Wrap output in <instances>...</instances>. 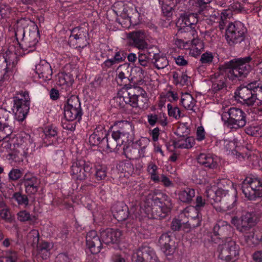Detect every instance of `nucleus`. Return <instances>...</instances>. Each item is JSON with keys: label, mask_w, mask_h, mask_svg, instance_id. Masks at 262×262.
<instances>
[{"label": "nucleus", "mask_w": 262, "mask_h": 262, "mask_svg": "<svg viewBox=\"0 0 262 262\" xmlns=\"http://www.w3.org/2000/svg\"><path fill=\"white\" fill-rule=\"evenodd\" d=\"M12 13V9L8 5L0 4V23L9 17Z\"/></svg>", "instance_id": "79ce46f5"}, {"label": "nucleus", "mask_w": 262, "mask_h": 262, "mask_svg": "<svg viewBox=\"0 0 262 262\" xmlns=\"http://www.w3.org/2000/svg\"><path fill=\"white\" fill-rule=\"evenodd\" d=\"M151 55L147 50H141L138 53V61L140 64L146 67L149 65V60Z\"/></svg>", "instance_id": "ea45409f"}, {"label": "nucleus", "mask_w": 262, "mask_h": 262, "mask_svg": "<svg viewBox=\"0 0 262 262\" xmlns=\"http://www.w3.org/2000/svg\"><path fill=\"white\" fill-rule=\"evenodd\" d=\"M43 133L45 138L50 139L55 138L57 135V130L55 127L53 126H48L43 129Z\"/></svg>", "instance_id": "de8ad7c7"}, {"label": "nucleus", "mask_w": 262, "mask_h": 262, "mask_svg": "<svg viewBox=\"0 0 262 262\" xmlns=\"http://www.w3.org/2000/svg\"><path fill=\"white\" fill-rule=\"evenodd\" d=\"M149 140L146 138H141L136 142V146L139 149L138 150L139 157H143L145 156L146 147L149 143Z\"/></svg>", "instance_id": "37998d69"}, {"label": "nucleus", "mask_w": 262, "mask_h": 262, "mask_svg": "<svg viewBox=\"0 0 262 262\" xmlns=\"http://www.w3.org/2000/svg\"><path fill=\"white\" fill-rule=\"evenodd\" d=\"M241 2L240 1H234L230 5L229 9L231 10L233 13L247 12V10L243 7V5L241 4Z\"/></svg>", "instance_id": "09e8293b"}, {"label": "nucleus", "mask_w": 262, "mask_h": 262, "mask_svg": "<svg viewBox=\"0 0 262 262\" xmlns=\"http://www.w3.org/2000/svg\"><path fill=\"white\" fill-rule=\"evenodd\" d=\"M147 37L146 34L142 31L133 32L128 34V37L133 40L135 46L139 50L147 49L148 44L145 41Z\"/></svg>", "instance_id": "393cba45"}, {"label": "nucleus", "mask_w": 262, "mask_h": 262, "mask_svg": "<svg viewBox=\"0 0 262 262\" xmlns=\"http://www.w3.org/2000/svg\"><path fill=\"white\" fill-rule=\"evenodd\" d=\"M173 82L181 86L188 85L190 83V77L185 73L178 72L172 73Z\"/></svg>", "instance_id": "e433bc0d"}, {"label": "nucleus", "mask_w": 262, "mask_h": 262, "mask_svg": "<svg viewBox=\"0 0 262 262\" xmlns=\"http://www.w3.org/2000/svg\"><path fill=\"white\" fill-rule=\"evenodd\" d=\"M197 15L193 13H185L181 15L177 22V26L179 28V33L186 32L187 36L193 37L196 36V31L194 26L198 23Z\"/></svg>", "instance_id": "1a4fd4ad"}, {"label": "nucleus", "mask_w": 262, "mask_h": 262, "mask_svg": "<svg viewBox=\"0 0 262 262\" xmlns=\"http://www.w3.org/2000/svg\"><path fill=\"white\" fill-rule=\"evenodd\" d=\"M58 84L62 86V89L69 91L73 83V79L71 75L61 73L58 75Z\"/></svg>", "instance_id": "c9c22d12"}, {"label": "nucleus", "mask_w": 262, "mask_h": 262, "mask_svg": "<svg viewBox=\"0 0 262 262\" xmlns=\"http://www.w3.org/2000/svg\"><path fill=\"white\" fill-rule=\"evenodd\" d=\"M229 117L225 121L227 126L230 128L238 129L246 125L245 113L240 108L231 107L228 111Z\"/></svg>", "instance_id": "2eb2a0df"}, {"label": "nucleus", "mask_w": 262, "mask_h": 262, "mask_svg": "<svg viewBox=\"0 0 262 262\" xmlns=\"http://www.w3.org/2000/svg\"><path fill=\"white\" fill-rule=\"evenodd\" d=\"M16 201L20 205H25L26 206L28 204V200L27 198L19 192L14 193L12 198Z\"/></svg>", "instance_id": "8fccbe9b"}, {"label": "nucleus", "mask_w": 262, "mask_h": 262, "mask_svg": "<svg viewBox=\"0 0 262 262\" xmlns=\"http://www.w3.org/2000/svg\"><path fill=\"white\" fill-rule=\"evenodd\" d=\"M2 209L0 211V216L4 220L7 221H10V210L9 208L7 207V206L5 207H3Z\"/></svg>", "instance_id": "13d9d810"}, {"label": "nucleus", "mask_w": 262, "mask_h": 262, "mask_svg": "<svg viewBox=\"0 0 262 262\" xmlns=\"http://www.w3.org/2000/svg\"><path fill=\"white\" fill-rule=\"evenodd\" d=\"M236 95L243 100V101L249 106L254 107L261 106L259 108L262 111V89H259L257 94H254L248 88L244 87L240 88L238 91V94Z\"/></svg>", "instance_id": "4468645a"}, {"label": "nucleus", "mask_w": 262, "mask_h": 262, "mask_svg": "<svg viewBox=\"0 0 262 262\" xmlns=\"http://www.w3.org/2000/svg\"><path fill=\"white\" fill-rule=\"evenodd\" d=\"M240 144L241 143L237 139L235 138L232 140H221L216 142L217 146H219L220 148L226 149V150H233L234 148L238 147Z\"/></svg>", "instance_id": "f704fd0d"}, {"label": "nucleus", "mask_w": 262, "mask_h": 262, "mask_svg": "<svg viewBox=\"0 0 262 262\" xmlns=\"http://www.w3.org/2000/svg\"><path fill=\"white\" fill-rule=\"evenodd\" d=\"M120 124H122V128L112 133V137L113 141L107 140V147L109 149H113L114 146L117 147L123 144L126 145L131 141L129 132L133 129L132 124L127 121L121 122ZM124 146L125 145L123 146V149Z\"/></svg>", "instance_id": "39448f33"}, {"label": "nucleus", "mask_w": 262, "mask_h": 262, "mask_svg": "<svg viewBox=\"0 0 262 262\" xmlns=\"http://www.w3.org/2000/svg\"><path fill=\"white\" fill-rule=\"evenodd\" d=\"M17 219L20 222H27L31 219L30 213L26 210H21L17 213Z\"/></svg>", "instance_id": "5fc2aeb1"}, {"label": "nucleus", "mask_w": 262, "mask_h": 262, "mask_svg": "<svg viewBox=\"0 0 262 262\" xmlns=\"http://www.w3.org/2000/svg\"><path fill=\"white\" fill-rule=\"evenodd\" d=\"M102 240L97 236V232L92 230L88 233L86 236V244L92 254L98 253L101 248Z\"/></svg>", "instance_id": "aec40b11"}, {"label": "nucleus", "mask_w": 262, "mask_h": 262, "mask_svg": "<svg viewBox=\"0 0 262 262\" xmlns=\"http://www.w3.org/2000/svg\"><path fill=\"white\" fill-rule=\"evenodd\" d=\"M35 73L38 77L43 80L47 81L51 79L52 70L50 64L45 60H41L40 62L36 65Z\"/></svg>", "instance_id": "4be33fe9"}, {"label": "nucleus", "mask_w": 262, "mask_h": 262, "mask_svg": "<svg viewBox=\"0 0 262 262\" xmlns=\"http://www.w3.org/2000/svg\"><path fill=\"white\" fill-rule=\"evenodd\" d=\"M132 260L134 262H143L149 260L150 262H157V257L152 249L147 246H144L134 252Z\"/></svg>", "instance_id": "6ab92c4d"}, {"label": "nucleus", "mask_w": 262, "mask_h": 262, "mask_svg": "<svg viewBox=\"0 0 262 262\" xmlns=\"http://www.w3.org/2000/svg\"><path fill=\"white\" fill-rule=\"evenodd\" d=\"M25 31L21 29L15 31V36L17 39L22 37L24 39V42L21 44L22 49L27 53L34 51L36 46L39 39V32L37 26L33 24L29 29V35L27 37L24 39Z\"/></svg>", "instance_id": "0eeeda50"}, {"label": "nucleus", "mask_w": 262, "mask_h": 262, "mask_svg": "<svg viewBox=\"0 0 262 262\" xmlns=\"http://www.w3.org/2000/svg\"><path fill=\"white\" fill-rule=\"evenodd\" d=\"M91 166L89 163L84 161L79 160L74 162L71 166V173L74 179L84 180L91 170Z\"/></svg>", "instance_id": "a211bd4d"}, {"label": "nucleus", "mask_w": 262, "mask_h": 262, "mask_svg": "<svg viewBox=\"0 0 262 262\" xmlns=\"http://www.w3.org/2000/svg\"><path fill=\"white\" fill-rule=\"evenodd\" d=\"M251 91L252 90L255 92L257 94V91L259 89H262V86H260V83L257 81H254L247 84L246 86Z\"/></svg>", "instance_id": "bf43d9fd"}, {"label": "nucleus", "mask_w": 262, "mask_h": 262, "mask_svg": "<svg viewBox=\"0 0 262 262\" xmlns=\"http://www.w3.org/2000/svg\"><path fill=\"white\" fill-rule=\"evenodd\" d=\"M137 93L136 88L123 89L118 92L117 96L115 97V100L121 107L124 106V104H127L133 107H138L139 100Z\"/></svg>", "instance_id": "9b49d317"}, {"label": "nucleus", "mask_w": 262, "mask_h": 262, "mask_svg": "<svg viewBox=\"0 0 262 262\" xmlns=\"http://www.w3.org/2000/svg\"><path fill=\"white\" fill-rule=\"evenodd\" d=\"M259 127H256V126H250L247 127L246 129V132L247 134L251 136H262V131L258 132Z\"/></svg>", "instance_id": "864d4df0"}, {"label": "nucleus", "mask_w": 262, "mask_h": 262, "mask_svg": "<svg viewBox=\"0 0 262 262\" xmlns=\"http://www.w3.org/2000/svg\"><path fill=\"white\" fill-rule=\"evenodd\" d=\"M133 74H135V77L137 79V81L141 83L146 81L148 79V74L145 70H143L140 67H135L132 70Z\"/></svg>", "instance_id": "58836bf2"}, {"label": "nucleus", "mask_w": 262, "mask_h": 262, "mask_svg": "<svg viewBox=\"0 0 262 262\" xmlns=\"http://www.w3.org/2000/svg\"><path fill=\"white\" fill-rule=\"evenodd\" d=\"M55 262H69V258L67 255L61 253L57 256Z\"/></svg>", "instance_id": "774afa93"}, {"label": "nucleus", "mask_w": 262, "mask_h": 262, "mask_svg": "<svg viewBox=\"0 0 262 262\" xmlns=\"http://www.w3.org/2000/svg\"><path fill=\"white\" fill-rule=\"evenodd\" d=\"M121 235V232L118 229H107L100 232V237L105 244L117 243Z\"/></svg>", "instance_id": "5701e85b"}, {"label": "nucleus", "mask_w": 262, "mask_h": 262, "mask_svg": "<svg viewBox=\"0 0 262 262\" xmlns=\"http://www.w3.org/2000/svg\"><path fill=\"white\" fill-rule=\"evenodd\" d=\"M222 184L211 183L206 188L205 194L209 202L213 205L214 208L218 211H226L233 207V203L227 204L223 198L226 196L227 192L221 188Z\"/></svg>", "instance_id": "20e7f679"}, {"label": "nucleus", "mask_w": 262, "mask_h": 262, "mask_svg": "<svg viewBox=\"0 0 262 262\" xmlns=\"http://www.w3.org/2000/svg\"><path fill=\"white\" fill-rule=\"evenodd\" d=\"M182 215L189 219L187 224L190 228H194L200 225L201 215L200 214V210L194 206H190L186 208L181 215Z\"/></svg>", "instance_id": "412c9836"}, {"label": "nucleus", "mask_w": 262, "mask_h": 262, "mask_svg": "<svg viewBox=\"0 0 262 262\" xmlns=\"http://www.w3.org/2000/svg\"><path fill=\"white\" fill-rule=\"evenodd\" d=\"M245 28L240 22L229 24L226 32V38L230 45L240 42L243 39Z\"/></svg>", "instance_id": "dca6fc26"}, {"label": "nucleus", "mask_w": 262, "mask_h": 262, "mask_svg": "<svg viewBox=\"0 0 262 262\" xmlns=\"http://www.w3.org/2000/svg\"><path fill=\"white\" fill-rule=\"evenodd\" d=\"M205 138V131L202 126H199L197 128L196 130V139L201 141H202Z\"/></svg>", "instance_id": "e2e57ef3"}, {"label": "nucleus", "mask_w": 262, "mask_h": 262, "mask_svg": "<svg viewBox=\"0 0 262 262\" xmlns=\"http://www.w3.org/2000/svg\"><path fill=\"white\" fill-rule=\"evenodd\" d=\"M64 117L68 121L80 120L82 116L80 103L78 98L72 96L67 101L64 106Z\"/></svg>", "instance_id": "f8f14e48"}, {"label": "nucleus", "mask_w": 262, "mask_h": 262, "mask_svg": "<svg viewBox=\"0 0 262 262\" xmlns=\"http://www.w3.org/2000/svg\"><path fill=\"white\" fill-rule=\"evenodd\" d=\"M197 37V34L195 37L187 36L188 38L191 39L189 40L187 50H189V55L194 57L199 56L204 48V43Z\"/></svg>", "instance_id": "b1692460"}, {"label": "nucleus", "mask_w": 262, "mask_h": 262, "mask_svg": "<svg viewBox=\"0 0 262 262\" xmlns=\"http://www.w3.org/2000/svg\"><path fill=\"white\" fill-rule=\"evenodd\" d=\"M137 91L138 92V98L139 100V106L143 109L148 107V99L146 92L140 88H137Z\"/></svg>", "instance_id": "4c0bfd02"}, {"label": "nucleus", "mask_w": 262, "mask_h": 262, "mask_svg": "<svg viewBox=\"0 0 262 262\" xmlns=\"http://www.w3.org/2000/svg\"><path fill=\"white\" fill-rule=\"evenodd\" d=\"M171 207V200L167 195H163L161 199L149 196L147 201L141 203L139 212L136 213V216L140 220L146 218H162L165 216Z\"/></svg>", "instance_id": "7ed1b4c3"}, {"label": "nucleus", "mask_w": 262, "mask_h": 262, "mask_svg": "<svg viewBox=\"0 0 262 262\" xmlns=\"http://www.w3.org/2000/svg\"><path fill=\"white\" fill-rule=\"evenodd\" d=\"M15 55L10 51H7L0 57V82L9 79L12 75L15 64L13 61Z\"/></svg>", "instance_id": "9d476101"}, {"label": "nucleus", "mask_w": 262, "mask_h": 262, "mask_svg": "<svg viewBox=\"0 0 262 262\" xmlns=\"http://www.w3.org/2000/svg\"><path fill=\"white\" fill-rule=\"evenodd\" d=\"M114 217L119 222L124 221L128 216V209L126 205L119 203L112 207Z\"/></svg>", "instance_id": "cd10ccee"}, {"label": "nucleus", "mask_w": 262, "mask_h": 262, "mask_svg": "<svg viewBox=\"0 0 262 262\" xmlns=\"http://www.w3.org/2000/svg\"><path fill=\"white\" fill-rule=\"evenodd\" d=\"M198 162L205 167L214 168L217 165L219 159L211 154H201L198 157Z\"/></svg>", "instance_id": "bb28decb"}, {"label": "nucleus", "mask_w": 262, "mask_h": 262, "mask_svg": "<svg viewBox=\"0 0 262 262\" xmlns=\"http://www.w3.org/2000/svg\"><path fill=\"white\" fill-rule=\"evenodd\" d=\"M167 109L168 115L176 119H178L181 117V111L177 106H173L170 104H167Z\"/></svg>", "instance_id": "3c124183"}, {"label": "nucleus", "mask_w": 262, "mask_h": 262, "mask_svg": "<svg viewBox=\"0 0 262 262\" xmlns=\"http://www.w3.org/2000/svg\"><path fill=\"white\" fill-rule=\"evenodd\" d=\"M22 175L21 171L17 169H13L9 173V177L12 180H17Z\"/></svg>", "instance_id": "6e6d98bb"}, {"label": "nucleus", "mask_w": 262, "mask_h": 262, "mask_svg": "<svg viewBox=\"0 0 262 262\" xmlns=\"http://www.w3.org/2000/svg\"><path fill=\"white\" fill-rule=\"evenodd\" d=\"M29 242L32 246H37L38 254L43 259H47L50 254L52 245L47 242H42L37 246L39 241V233L37 230H32L28 235Z\"/></svg>", "instance_id": "f3484780"}, {"label": "nucleus", "mask_w": 262, "mask_h": 262, "mask_svg": "<svg viewBox=\"0 0 262 262\" xmlns=\"http://www.w3.org/2000/svg\"><path fill=\"white\" fill-rule=\"evenodd\" d=\"M215 55L214 53L206 51L201 55L200 61L202 64L210 65L213 63Z\"/></svg>", "instance_id": "c03bdc74"}, {"label": "nucleus", "mask_w": 262, "mask_h": 262, "mask_svg": "<svg viewBox=\"0 0 262 262\" xmlns=\"http://www.w3.org/2000/svg\"><path fill=\"white\" fill-rule=\"evenodd\" d=\"M160 181L166 187H171L173 186V184L170 180L164 175H162L160 178Z\"/></svg>", "instance_id": "338daca9"}, {"label": "nucleus", "mask_w": 262, "mask_h": 262, "mask_svg": "<svg viewBox=\"0 0 262 262\" xmlns=\"http://www.w3.org/2000/svg\"><path fill=\"white\" fill-rule=\"evenodd\" d=\"M195 143L194 139L192 137L185 138L180 137V138L176 139L173 142V145L175 148H190Z\"/></svg>", "instance_id": "c756f323"}, {"label": "nucleus", "mask_w": 262, "mask_h": 262, "mask_svg": "<svg viewBox=\"0 0 262 262\" xmlns=\"http://www.w3.org/2000/svg\"><path fill=\"white\" fill-rule=\"evenodd\" d=\"M173 5H170V3H168L167 5H162V11L164 15L167 17L171 16L172 14V8Z\"/></svg>", "instance_id": "4d7b16f0"}, {"label": "nucleus", "mask_w": 262, "mask_h": 262, "mask_svg": "<svg viewBox=\"0 0 262 262\" xmlns=\"http://www.w3.org/2000/svg\"><path fill=\"white\" fill-rule=\"evenodd\" d=\"M125 55L123 51L116 52L114 56L110 59L106 60L103 63V67L106 68H110L114 64L121 62L125 59Z\"/></svg>", "instance_id": "72a5a7b5"}, {"label": "nucleus", "mask_w": 262, "mask_h": 262, "mask_svg": "<svg viewBox=\"0 0 262 262\" xmlns=\"http://www.w3.org/2000/svg\"><path fill=\"white\" fill-rule=\"evenodd\" d=\"M6 258L7 262H16L17 259V255L15 252L9 251L7 254Z\"/></svg>", "instance_id": "680f3d73"}, {"label": "nucleus", "mask_w": 262, "mask_h": 262, "mask_svg": "<svg viewBox=\"0 0 262 262\" xmlns=\"http://www.w3.org/2000/svg\"><path fill=\"white\" fill-rule=\"evenodd\" d=\"M13 111L15 119L23 121L26 118L30 108V98L28 92L20 94L14 98Z\"/></svg>", "instance_id": "6e6552de"}, {"label": "nucleus", "mask_w": 262, "mask_h": 262, "mask_svg": "<svg viewBox=\"0 0 262 262\" xmlns=\"http://www.w3.org/2000/svg\"><path fill=\"white\" fill-rule=\"evenodd\" d=\"M39 181L35 177H26L25 178V185L26 192L29 194L35 193L38 189Z\"/></svg>", "instance_id": "2f4dec72"}, {"label": "nucleus", "mask_w": 262, "mask_h": 262, "mask_svg": "<svg viewBox=\"0 0 262 262\" xmlns=\"http://www.w3.org/2000/svg\"><path fill=\"white\" fill-rule=\"evenodd\" d=\"M196 102L195 99L190 93H185L182 94L181 103L186 110L194 111Z\"/></svg>", "instance_id": "473e14b6"}, {"label": "nucleus", "mask_w": 262, "mask_h": 262, "mask_svg": "<svg viewBox=\"0 0 262 262\" xmlns=\"http://www.w3.org/2000/svg\"><path fill=\"white\" fill-rule=\"evenodd\" d=\"M178 199L183 203H190L194 197L195 193L194 189L186 187L176 192Z\"/></svg>", "instance_id": "c85d7f7f"}, {"label": "nucleus", "mask_w": 262, "mask_h": 262, "mask_svg": "<svg viewBox=\"0 0 262 262\" xmlns=\"http://www.w3.org/2000/svg\"><path fill=\"white\" fill-rule=\"evenodd\" d=\"M190 132L188 125L186 124H180L176 130V134L179 137H184L187 135Z\"/></svg>", "instance_id": "603ef678"}, {"label": "nucleus", "mask_w": 262, "mask_h": 262, "mask_svg": "<svg viewBox=\"0 0 262 262\" xmlns=\"http://www.w3.org/2000/svg\"><path fill=\"white\" fill-rule=\"evenodd\" d=\"M232 11L230 9L223 10L221 13V18L224 21L227 18H229L233 15Z\"/></svg>", "instance_id": "052dcab7"}, {"label": "nucleus", "mask_w": 262, "mask_h": 262, "mask_svg": "<svg viewBox=\"0 0 262 262\" xmlns=\"http://www.w3.org/2000/svg\"><path fill=\"white\" fill-rule=\"evenodd\" d=\"M155 59L154 64L158 69H163L168 64V61L165 56L156 55L155 56Z\"/></svg>", "instance_id": "49530a36"}, {"label": "nucleus", "mask_w": 262, "mask_h": 262, "mask_svg": "<svg viewBox=\"0 0 262 262\" xmlns=\"http://www.w3.org/2000/svg\"><path fill=\"white\" fill-rule=\"evenodd\" d=\"M104 132L103 130L96 129L89 137V143L92 146H95L100 143V141L104 138Z\"/></svg>", "instance_id": "a19ab883"}, {"label": "nucleus", "mask_w": 262, "mask_h": 262, "mask_svg": "<svg viewBox=\"0 0 262 262\" xmlns=\"http://www.w3.org/2000/svg\"><path fill=\"white\" fill-rule=\"evenodd\" d=\"M242 191L249 200L260 197L262 196V181L255 176H248L243 183Z\"/></svg>", "instance_id": "423d86ee"}, {"label": "nucleus", "mask_w": 262, "mask_h": 262, "mask_svg": "<svg viewBox=\"0 0 262 262\" xmlns=\"http://www.w3.org/2000/svg\"><path fill=\"white\" fill-rule=\"evenodd\" d=\"M86 35V31H80L79 29L75 28L73 30L70 37L77 41V44L79 47L83 48L88 43Z\"/></svg>", "instance_id": "7c9ffc66"}, {"label": "nucleus", "mask_w": 262, "mask_h": 262, "mask_svg": "<svg viewBox=\"0 0 262 262\" xmlns=\"http://www.w3.org/2000/svg\"><path fill=\"white\" fill-rule=\"evenodd\" d=\"M175 43L180 48H183L187 50V47L189 45V40L184 41L182 39H177L176 40Z\"/></svg>", "instance_id": "0e129e2a"}, {"label": "nucleus", "mask_w": 262, "mask_h": 262, "mask_svg": "<svg viewBox=\"0 0 262 262\" xmlns=\"http://www.w3.org/2000/svg\"><path fill=\"white\" fill-rule=\"evenodd\" d=\"M159 243L162 251L166 255L172 254L175 250L174 242L168 233L163 234L159 238Z\"/></svg>", "instance_id": "a878e982"}, {"label": "nucleus", "mask_w": 262, "mask_h": 262, "mask_svg": "<svg viewBox=\"0 0 262 262\" xmlns=\"http://www.w3.org/2000/svg\"><path fill=\"white\" fill-rule=\"evenodd\" d=\"M158 167L152 162L150 163L147 166V171L150 176V179L155 182H160V177L157 173Z\"/></svg>", "instance_id": "a18cd8bd"}, {"label": "nucleus", "mask_w": 262, "mask_h": 262, "mask_svg": "<svg viewBox=\"0 0 262 262\" xmlns=\"http://www.w3.org/2000/svg\"><path fill=\"white\" fill-rule=\"evenodd\" d=\"M239 246L230 238L227 239L225 243L218 248L219 257L226 261L234 260L238 255Z\"/></svg>", "instance_id": "ddd939ff"}, {"label": "nucleus", "mask_w": 262, "mask_h": 262, "mask_svg": "<svg viewBox=\"0 0 262 262\" xmlns=\"http://www.w3.org/2000/svg\"><path fill=\"white\" fill-rule=\"evenodd\" d=\"M96 178L98 180H103L106 176V172L104 168H100L97 169L96 173Z\"/></svg>", "instance_id": "69168bd1"}, {"label": "nucleus", "mask_w": 262, "mask_h": 262, "mask_svg": "<svg viewBox=\"0 0 262 262\" xmlns=\"http://www.w3.org/2000/svg\"><path fill=\"white\" fill-rule=\"evenodd\" d=\"M11 116L10 111L0 107V156L6 158L10 163H16L22 161L27 156L32 141L30 136L25 133H21L16 138L9 137L13 132L9 125Z\"/></svg>", "instance_id": "f257e3e1"}, {"label": "nucleus", "mask_w": 262, "mask_h": 262, "mask_svg": "<svg viewBox=\"0 0 262 262\" xmlns=\"http://www.w3.org/2000/svg\"><path fill=\"white\" fill-rule=\"evenodd\" d=\"M250 56L231 60L220 66L217 72L210 77L211 90L217 93L226 87V76L234 80L236 78L245 77L251 70Z\"/></svg>", "instance_id": "f03ea898"}]
</instances>
